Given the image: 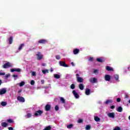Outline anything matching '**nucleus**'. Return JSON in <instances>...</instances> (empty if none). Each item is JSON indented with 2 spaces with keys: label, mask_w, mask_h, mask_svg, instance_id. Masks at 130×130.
I'll return each instance as SVG.
<instances>
[{
  "label": "nucleus",
  "mask_w": 130,
  "mask_h": 130,
  "mask_svg": "<svg viewBox=\"0 0 130 130\" xmlns=\"http://www.w3.org/2000/svg\"><path fill=\"white\" fill-rule=\"evenodd\" d=\"M52 128H51V126L49 125L46 126L43 130H51Z\"/></svg>",
  "instance_id": "24"
},
{
  "label": "nucleus",
  "mask_w": 130,
  "mask_h": 130,
  "mask_svg": "<svg viewBox=\"0 0 130 130\" xmlns=\"http://www.w3.org/2000/svg\"><path fill=\"white\" fill-rule=\"evenodd\" d=\"M11 75L10 74H7L6 76H5V78H9V77H10Z\"/></svg>",
  "instance_id": "45"
},
{
  "label": "nucleus",
  "mask_w": 130,
  "mask_h": 130,
  "mask_svg": "<svg viewBox=\"0 0 130 130\" xmlns=\"http://www.w3.org/2000/svg\"><path fill=\"white\" fill-rule=\"evenodd\" d=\"M129 120H130V115L128 117Z\"/></svg>",
  "instance_id": "59"
},
{
  "label": "nucleus",
  "mask_w": 130,
  "mask_h": 130,
  "mask_svg": "<svg viewBox=\"0 0 130 130\" xmlns=\"http://www.w3.org/2000/svg\"><path fill=\"white\" fill-rule=\"evenodd\" d=\"M47 43V40L45 39L40 40L38 42V43H40V44H46Z\"/></svg>",
  "instance_id": "7"
},
{
  "label": "nucleus",
  "mask_w": 130,
  "mask_h": 130,
  "mask_svg": "<svg viewBox=\"0 0 130 130\" xmlns=\"http://www.w3.org/2000/svg\"><path fill=\"white\" fill-rule=\"evenodd\" d=\"M74 127V124H70L67 125V128H73Z\"/></svg>",
  "instance_id": "30"
},
{
  "label": "nucleus",
  "mask_w": 130,
  "mask_h": 130,
  "mask_svg": "<svg viewBox=\"0 0 130 130\" xmlns=\"http://www.w3.org/2000/svg\"><path fill=\"white\" fill-rule=\"evenodd\" d=\"M125 99H128V95L127 94H126L125 95Z\"/></svg>",
  "instance_id": "49"
},
{
  "label": "nucleus",
  "mask_w": 130,
  "mask_h": 130,
  "mask_svg": "<svg viewBox=\"0 0 130 130\" xmlns=\"http://www.w3.org/2000/svg\"><path fill=\"white\" fill-rule=\"evenodd\" d=\"M31 75L33 76L34 77H35L36 76V72H32L31 73Z\"/></svg>",
  "instance_id": "43"
},
{
  "label": "nucleus",
  "mask_w": 130,
  "mask_h": 130,
  "mask_svg": "<svg viewBox=\"0 0 130 130\" xmlns=\"http://www.w3.org/2000/svg\"><path fill=\"white\" fill-rule=\"evenodd\" d=\"M24 85H25V82H24V81H22L21 82H20L19 83L20 87H23V86H24Z\"/></svg>",
  "instance_id": "32"
},
{
  "label": "nucleus",
  "mask_w": 130,
  "mask_h": 130,
  "mask_svg": "<svg viewBox=\"0 0 130 130\" xmlns=\"http://www.w3.org/2000/svg\"><path fill=\"white\" fill-rule=\"evenodd\" d=\"M114 77L116 81H118V79H119V76H118V75L116 74L114 75Z\"/></svg>",
  "instance_id": "25"
},
{
  "label": "nucleus",
  "mask_w": 130,
  "mask_h": 130,
  "mask_svg": "<svg viewBox=\"0 0 130 130\" xmlns=\"http://www.w3.org/2000/svg\"><path fill=\"white\" fill-rule=\"evenodd\" d=\"M7 93V89L6 88H2L0 90V95H4Z\"/></svg>",
  "instance_id": "14"
},
{
  "label": "nucleus",
  "mask_w": 130,
  "mask_h": 130,
  "mask_svg": "<svg viewBox=\"0 0 130 130\" xmlns=\"http://www.w3.org/2000/svg\"><path fill=\"white\" fill-rule=\"evenodd\" d=\"M79 87L80 90H84V88H85V86H84V84L82 83L79 84Z\"/></svg>",
  "instance_id": "19"
},
{
  "label": "nucleus",
  "mask_w": 130,
  "mask_h": 130,
  "mask_svg": "<svg viewBox=\"0 0 130 130\" xmlns=\"http://www.w3.org/2000/svg\"><path fill=\"white\" fill-rule=\"evenodd\" d=\"M36 55L38 60H41V59H42L43 58V55L41 54V52H38V53L36 54Z\"/></svg>",
  "instance_id": "2"
},
{
  "label": "nucleus",
  "mask_w": 130,
  "mask_h": 130,
  "mask_svg": "<svg viewBox=\"0 0 130 130\" xmlns=\"http://www.w3.org/2000/svg\"><path fill=\"white\" fill-rule=\"evenodd\" d=\"M11 73H14V72H18V73H21L22 72V70L20 68L18 69H11Z\"/></svg>",
  "instance_id": "8"
},
{
  "label": "nucleus",
  "mask_w": 130,
  "mask_h": 130,
  "mask_svg": "<svg viewBox=\"0 0 130 130\" xmlns=\"http://www.w3.org/2000/svg\"><path fill=\"white\" fill-rule=\"evenodd\" d=\"M2 84H3V81L1 80H0V86L1 85H2Z\"/></svg>",
  "instance_id": "56"
},
{
  "label": "nucleus",
  "mask_w": 130,
  "mask_h": 130,
  "mask_svg": "<svg viewBox=\"0 0 130 130\" xmlns=\"http://www.w3.org/2000/svg\"><path fill=\"white\" fill-rule=\"evenodd\" d=\"M43 113V111L39 110L38 111H36L34 115L35 116H41Z\"/></svg>",
  "instance_id": "1"
},
{
  "label": "nucleus",
  "mask_w": 130,
  "mask_h": 130,
  "mask_svg": "<svg viewBox=\"0 0 130 130\" xmlns=\"http://www.w3.org/2000/svg\"><path fill=\"white\" fill-rule=\"evenodd\" d=\"M75 87H76V86L75 85V84H71L70 88H71V89H75Z\"/></svg>",
  "instance_id": "36"
},
{
  "label": "nucleus",
  "mask_w": 130,
  "mask_h": 130,
  "mask_svg": "<svg viewBox=\"0 0 130 130\" xmlns=\"http://www.w3.org/2000/svg\"><path fill=\"white\" fill-rule=\"evenodd\" d=\"M9 44H12L13 43V37H10L9 39Z\"/></svg>",
  "instance_id": "27"
},
{
  "label": "nucleus",
  "mask_w": 130,
  "mask_h": 130,
  "mask_svg": "<svg viewBox=\"0 0 130 130\" xmlns=\"http://www.w3.org/2000/svg\"><path fill=\"white\" fill-rule=\"evenodd\" d=\"M59 64H60V67H64V68H69V65L66 64V62L60 61L59 62Z\"/></svg>",
  "instance_id": "4"
},
{
  "label": "nucleus",
  "mask_w": 130,
  "mask_h": 130,
  "mask_svg": "<svg viewBox=\"0 0 130 130\" xmlns=\"http://www.w3.org/2000/svg\"><path fill=\"white\" fill-rule=\"evenodd\" d=\"M120 101H121V99H120V98H118L117 99V102H120Z\"/></svg>",
  "instance_id": "44"
},
{
  "label": "nucleus",
  "mask_w": 130,
  "mask_h": 130,
  "mask_svg": "<svg viewBox=\"0 0 130 130\" xmlns=\"http://www.w3.org/2000/svg\"><path fill=\"white\" fill-rule=\"evenodd\" d=\"M117 111H118V112H122V107H118Z\"/></svg>",
  "instance_id": "23"
},
{
  "label": "nucleus",
  "mask_w": 130,
  "mask_h": 130,
  "mask_svg": "<svg viewBox=\"0 0 130 130\" xmlns=\"http://www.w3.org/2000/svg\"><path fill=\"white\" fill-rule=\"evenodd\" d=\"M50 72H53V70H52V69H51Z\"/></svg>",
  "instance_id": "58"
},
{
  "label": "nucleus",
  "mask_w": 130,
  "mask_h": 130,
  "mask_svg": "<svg viewBox=\"0 0 130 130\" xmlns=\"http://www.w3.org/2000/svg\"><path fill=\"white\" fill-rule=\"evenodd\" d=\"M108 117H110L111 118H115V113H108Z\"/></svg>",
  "instance_id": "6"
},
{
  "label": "nucleus",
  "mask_w": 130,
  "mask_h": 130,
  "mask_svg": "<svg viewBox=\"0 0 130 130\" xmlns=\"http://www.w3.org/2000/svg\"><path fill=\"white\" fill-rule=\"evenodd\" d=\"M77 81L79 83H83V82H84V79L81 77H78Z\"/></svg>",
  "instance_id": "21"
},
{
  "label": "nucleus",
  "mask_w": 130,
  "mask_h": 130,
  "mask_svg": "<svg viewBox=\"0 0 130 130\" xmlns=\"http://www.w3.org/2000/svg\"><path fill=\"white\" fill-rule=\"evenodd\" d=\"M12 77L13 78H18V75H13Z\"/></svg>",
  "instance_id": "47"
},
{
  "label": "nucleus",
  "mask_w": 130,
  "mask_h": 130,
  "mask_svg": "<svg viewBox=\"0 0 130 130\" xmlns=\"http://www.w3.org/2000/svg\"><path fill=\"white\" fill-rule=\"evenodd\" d=\"M51 110V106L49 104H47L45 107V111H50Z\"/></svg>",
  "instance_id": "5"
},
{
  "label": "nucleus",
  "mask_w": 130,
  "mask_h": 130,
  "mask_svg": "<svg viewBox=\"0 0 130 130\" xmlns=\"http://www.w3.org/2000/svg\"><path fill=\"white\" fill-rule=\"evenodd\" d=\"M90 82L91 84H94V83H97V79L96 78H92L90 79Z\"/></svg>",
  "instance_id": "13"
},
{
  "label": "nucleus",
  "mask_w": 130,
  "mask_h": 130,
  "mask_svg": "<svg viewBox=\"0 0 130 130\" xmlns=\"http://www.w3.org/2000/svg\"><path fill=\"white\" fill-rule=\"evenodd\" d=\"M55 57L57 59L59 60L60 59V56L59 55H57L55 56Z\"/></svg>",
  "instance_id": "40"
},
{
  "label": "nucleus",
  "mask_w": 130,
  "mask_h": 130,
  "mask_svg": "<svg viewBox=\"0 0 130 130\" xmlns=\"http://www.w3.org/2000/svg\"><path fill=\"white\" fill-rule=\"evenodd\" d=\"M90 93H91V90L89 88H86L85 90L86 95H90Z\"/></svg>",
  "instance_id": "15"
},
{
  "label": "nucleus",
  "mask_w": 130,
  "mask_h": 130,
  "mask_svg": "<svg viewBox=\"0 0 130 130\" xmlns=\"http://www.w3.org/2000/svg\"><path fill=\"white\" fill-rule=\"evenodd\" d=\"M105 81H107L108 82H109V81L111 80V77L109 75H106L105 76Z\"/></svg>",
  "instance_id": "10"
},
{
  "label": "nucleus",
  "mask_w": 130,
  "mask_h": 130,
  "mask_svg": "<svg viewBox=\"0 0 130 130\" xmlns=\"http://www.w3.org/2000/svg\"><path fill=\"white\" fill-rule=\"evenodd\" d=\"M21 92H22V90H19L18 91V93H21Z\"/></svg>",
  "instance_id": "54"
},
{
  "label": "nucleus",
  "mask_w": 130,
  "mask_h": 130,
  "mask_svg": "<svg viewBox=\"0 0 130 130\" xmlns=\"http://www.w3.org/2000/svg\"><path fill=\"white\" fill-rule=\"evenodd\" d=\"M30 85H31L32 86H34V85H35V81L34 80H31Z\"/></svg>",
  "instance_id": "38"
},
{
  "label": "nucleus",
  "mask_w": 130,
  "mask_h": 130,
  "mask_svg": "<svg viewBox=\"0 0 130 130\" xmlns=\"http://www.w3.org/2000/svg\"><path fill=\"white\" fill-rule=\"evenodd\" d=\"M71 64L73 66V67H75V63H74V62H72Z\"/></svg>",
  "instance_id": "53"
},
{
  "label": "nucleus",
  "mask_w": 130,
  "mask_h": 130,
  "mask_svg": "<svg viewBox=\"0 0 130 130\" xmlns=\"http://www.w3.org/2000/svg\"><path fill=\"white\" fill-rule=\"evenodd\" d=\"M60 100L62 103L66 104V100L62 97L60 98Z\"/></svg>",
  "instance_id": "29"
},
{
  "label": "nucleus",
  "mask_w": 130,
  "mask_h": 130,
  "mask_svg": "<svg viewBox=\"0 0 130 130\" xmlns=\"http://www.w3.org/2000/svg\"><path fill=\"white\" fill-rule=\"evenodd\" d=\"M79 77H80V75H79V74H76V78H77V79H78V78H79Z\"/></svg>",
  "instance_id": "52"
},
{
  "label": "nucleus",
  "mask_w": 130,
  "mask_h": 130,
  "mask_svg": "<svg viewBox=\"0 0 130 130\" xmlns=\"http://www.w3.org/2000/svg\"><path fill=\"white\" fill-rule=\"evenodd\" d=\"M26 116V118H30V117H32V114L31 113H27Z\"/></svg>",
  "instance_id": "35"
},
{
  "label": "nucleus",
  "mask_w": 130,
  "mask_h": 130,
  "mask_svg": "<svg viewBox=\"0 0 130 130\" xmlns=\"http://www.w3.org/2000/svg\"><path fill=\"white\" fill-rule=\"evenodd\" d=\"M80 52V49H75L73 50V53L74 54H78Z\"/></svg>",
  "instance_id": "16"
},
{
  "label": "nucleus",
  "mask_w": 130,
  "mask_h": 130,
  "mask_svg": "<svg viewBox=\"0 0 130 130\" xmlns=\"http://www.w3.org/2000/svg\"><path fill=\"white\" fill-rule=\"evenodd\" d=\"M41 82L42 84H44V80H41Z\"/></svg>",
  "instance_id": "55"
},
{
  "label": "nucleus",
  "mask_w": 130,
  "mask_h": 130,
  "mask_svg": "<svg viewBox=\"0 0 130 130\" xmlns=\"http://www.w3.org/2000/svg\"><path fill=\"white\" fill-rule=\"evenodd\" d=\"M106 70L108 71H113V68H110L109 66H107L106 68Z\"/></svg>",
  "instance_id": "20"
},
{
  "label": "nucleus",
  "mask_w": 130,
  "mask_h": 130,
  "mask_svg": "<svg viewBox=\"0 0 130 130\" xmlns=\"http://www.w3.org/2000/svg\"><path fill=\"white\" fill-rule=\"evenodd\" d=\"M120 127L117 126L115 128L113 129V130H120Z\"/></svg>",
  "instance_id": "42"
},
{
  "label": "nucleus",
  "mask_w": 130,
  "mask_h": 130,
  "mask_svg": "<svg viewBox=\"0 0 130 130\" xmlns=\"http://www.w3.org/2000/svg\"><path fill=\"white\" fill-rule=\"evenodd\" d=\"M96 60L98 62H104L105 61V58L103 57L98 58Z\"/></svg>",
  "instance_id": "11"
},
{
  "label": "nucleus",
  "mask_w": 130,
  "mask_h": 130,
  "mask_svg": "<svg viewBox=\"0 0 130 130\" xmlns=\"http://www.w3.org/2000/svg\"><path fill=\"white\" fill-rule=\"evenodd\" d=\"M109 103H112V101L110 100H107L106 102H105V104H108Z\"/></svg>",
  "instance_id": "33"
},
{
  "label": "nucleus",
  "mask_w": 130,
  "mask_h": 130,
  "mask_svg": "<svg viewBox=\"0 0 130 130\" xmlns=\"http://www.w3.org/2000/svg\"><path fill=\"white\" fill-rule=\"evenodd\" d=\"M94 120L95 121H100V118H99L98 116H95V117H94Z\"/></svg>",
  "instance_id": "34"
},
{
  "label": "nucleus",
  "mask_w": 130,
  "mask_h": 130,
  "mask_svg": "<svg viewBox=\"0 0 130 130\" xmlns=\"http://www.w3.org/2000/svg\"><path fill=\"white\" fill-rule=\"evenodd\" d=\"M89 60H90V61H93V57H90L89 59Z\"/></svg>",
  "instance_id": "48"
},
{
  "label": "nucleus",
  "mask_w": 130,
  "mask_h": 130,
  "mask_svg": "<svg viewBox=\"0 0 130 130\" xmlns=\"http://www.w3.org/2000/svg\"><path fill=\"white\" fill-rule=\"evenodd\" d=\"M7 121L8 123H14V120L12 119H8L7 120Z\"/></svg>",
  "instance_id": "22"
},
{
  "label": "nucleus",
  "mask_w": 130,
  "mask_h": 130,
  "mask_svg": "<svg viewBox=\"0 0 130 130\" xmlns=\"http://www.w3.org/2000/svg\"><path fill=\"white\" fill-rule=\"evenodd\" d=\"M42 72L43 74H44V75H45V74H47L49 73L48 70H47V69L43 70H42Z\"/></svg>",
  "instance_id": "28"
},
{
  "label": "nucleus",
  "mask_w": 130,
  "mask_h": 130,
  "mask_svg": "<svg viewBox=\"0 0 130 130\" xmlns=\"http://www.w3.org/2000/svg\"><path fill=\"white\" fill-rule=\"evenodd\" d=\"M129 103L130 104V100H129Z\"/></svg>",
  "instance_id": "60"
},
{
  "label": "nucleus",
  "mask_w": 130,
  "mask_h": 130,
  "mask_svg": "<svg viewBox=\"0 0 130 130\" xmlns=\"http://www.w3.org/2000/svg\"><path fill=\"white\" fill-rule=\"evenodd\" d=\"M7 104L8 103L7 102H2L1 103V105H2V106H6Z\"/></svg>",
  "instance_id": "26"
},
{
  "label": "nucleus",
  "mask_w": 130,
  "mask_h": 130,
  "mask_svg": "<svg viewBox=\"0 0 130 130\" xmlns=\"http://www.w3.org/2000/svg\"><path fill=\"white\" fill-rule=\"evenodd\" d=\"M24 46H25V44H21L20 45L19 48H18V50H22V49H23V47H24Z\"/></svg>",
  "instance_id": "18"
},
{
  "label": "nucleus",
  "mask_w": 130,
  "mask_h": 130,
  "mask_svg": "<svg viewBox=\"0 0 130 130\" xmlns=\"http://www.w3.org/2000/svg\"><path fill=\"white\" fill-rule=\"evenodd\" d=\"M91 128V126L90 125H87L86 126V130H89Z\"/></svg>",
  "instance_id": "39"
},
{
  "label": "nucleus",
  "mask_w": 130,
  "mask_h": 130,
  "mask_svg": "<svg viewBox=\"0 0 130 130\" xmlns=\"http://www.w3.org/2000/svg\"><path fill=\"white\" fill-rule=\"evenodd\" d=\"M8 129H9V130H13L14 128H13L12 127H8Z\"/></svg>",
  "instance_id": "51"
},
{
  "label": "nucleus",
  "mask_w": 130,
  "mask_h": 130,
  "mask_svg": "<svg viewBox=\"0 0 130 130\" xmlns=\"http://www.w3.org/2000/svg\"><path fill=\"white\" fill-rule=\"evenodd\" d=\"M93 73H97V70H95L93 72Z\"/></svg>",
  "instance_id": "57"
},
{
  "label": "nucleus",
  "mask_w": 130,
  "mask_h": 130,
  "mask_svg": "<svg viewBox=\"0 0 130 130\" xmlns=\"http://www.w3.org/2000/svg\"><path fill=\"white\" fill-rule=\"evenodd\" d=\"M83 122H84V121L82 119H80L78 120V123H82Z\"/></svg>",
  "instance_id": "41"
},
{
  "label": "nucleus",
  "mask_w": 130,
  "mask_h": 130,
  "mask_svg": "<svg viewBox=\"0 0 130 130\" xmlns=\"http://www.w3.org/2000/svg\"><path fill=\"white\" fill-rule=\"evenodd\" d=\"M54 78H55V79H59V78H60V76L58 74H54Z\"/></svg>",
  "instance_id": "31"
},
{
  "label": "nucleus",
  "mask_w": 130,
  "mask_h": 130,
  "mask_svg": "<svg viewBox=\"0 0 130 130\" xmlns=\"http://www.w3.org/2000/svg\"><path fill=\"white\" fill-rule=\"evenodd\" d=\"M6 73H0V76H5Z\"/></svg>",
  "instance_id": "46"
},
{
  "label": "nucleus",
  "mask_w": 130,
  "mask_h": 130,
  "mask_svg": "<svg viewBox=\"0 0 130 130\" xmlns=\"http://www.w3.org/2000/svg\"><path fill=\"white\" fill-rule=\"evenodd\" d=\"M115 108V106L114 105L111 106V109H114Z\"/></svg>",
  "instance_id": "50"
},
{
  "label": "nucleus",
  "mask_w": 130,
  "mask_h": 130,
  "mask_svg": "<svg viewBox=\"0 0 130 130\" xmlns=\"http://www.w3.org/2000/svg\"><path fill=\"white\" fill-rule=\"evenodd\" d=\"M1 125L3 127H7L8 126V123L3 122L1 123Z\"/></svg>",
  "instance_id": "17"
},
{
  "label": "nucleus",
  "mask_w": 130,
  "mask_h": 130,
  "mask_svg": "<svg viewBox=\"0 0 130 130\" xmlns=\"http://www.w3.org/2000/svg\"><path fill=\"white\" fill-rule=\"evenodd\" d=\"M13 67V65L11 64L9 62L5 63L3 66V69H8V68H12Z\"/></svg>",
  "instance_id": "3"
},
{
  "label": "nucleus",
  "mask_w": 130,
  "mask_h": 130,
  "mask_svg": "<svg viewBox=\"0 0 130 130\" xmlns=\"http://www.w3.org/2000/svg\"><path fill=\"white\" fill-rule=\"evenodd\" d=\"M17 100L20 102H25V99L23 96H18Z\"/></svg>",
  "instance_id": "12"
},
{
  "label": "nucleus",
  "mask_w": 130,
  "mask_h": 130,
  "mask_svg": "<svg viewBox=\"0 0 130 130\" xmlns=\"http://www.w3.org/2000/svg\"><path fill=\"white\" fill-rule=\"evenodd\" d=\"M59 110V107H58V106L56 105L55 107V110L56 111H58V110Z\"/></svg>",
  "instance_id": "37"
},
{
  "label": "nucleus",
  "mask_w": 130,
  "mask_h": 130,
  "mask_svg": "<svg viewBox=\"0 0 130 130\" xmlns=\"http://www.w3.org/2000/svg\"><path fill=\"white\" fill-rule=\"evenodd\" d=\"M14 80H17V79L15 78Z\"/></svg>",
  "instance_id": "61"
},
{
  "label": "nucleus",
  "mask_w": 130,
  "mask_h": 130,
  "mask_svg": "<svg viewBox=\"0 0 130 130\" xmlns=\"http://www.w3.org/2000/svg\"><path fill=\"white\" fill-rule=\"evenodd\" d=\"M72 93L76 99L80 98V95H79V93H77V91H76V90H73L72 91Z\"/></svg>",
  "instance_id": "9"
}]
</instances>
